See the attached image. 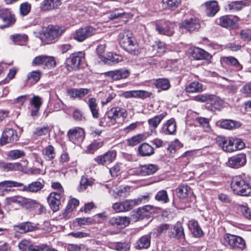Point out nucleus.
Instances as JSON below:
<instances>
[{
    "instance_id": "f257e3e1",
    "label": "nucleus",
    "mask_w": 251,
    "mask_h": 251,
    "mask_svg": "<svg viewBox=\"0 0 251 251\" xmlns=\"http://www.w3.org/2000/svg\"><path fill=\"white\" fill-rule=\"evenodd\" d=\"M120 45L125 50L133 55H138L140 50L139 45L129 30L121 31L118 36Z\"/></svg>"
},
{
    "instance_id": "f03ea898",
    "label": "nucleus",
    "mask_w": 251,
    "mask_h": 251,
    "mask_svg": "<svg viewBox=\"0 0 251 251\" xmlns=\"http://www.w3.org/2000/svg\"><path fill=\"white\" fill-rule=\"evenodd\" d=\"M231 189L236 195L247 196L251 195V187L242 176H236L232 178Z\"/></svg>"
},
{
    "instance_id": "7ed1b4c3",
    "label": "nucleus",
    "mask_w": 251,
    "mask_h": 251,
    "mask_svg": "<svg viewBox=\"0 0 251 251\" xmlns=\"http://www.w3.org/2000/svg\"><path fill=\"white\" fill-rule=\"evenodd\" d=\"M1 187H19V190L23 192L36 193L41 190L44 184L40 181H33L28 185L12 180H5L0 183Z\"/></svg>"
},
{
    "instance_id": "20e7f679",
    "label": "nucleus",
    "mask_w": 251,
    "mask_h": 251,
    "mask_svg": "<svg viewBox=\"0 0 251 251\" xmlns=\"http://www.w3.org/2000/svg\"><path fill=\"white\" fill-rule=\"evenodd\" d=\"M127 113L126 110L120 107H113L108 111L103 118L100 121V125L102 126H110L116 123V120L119 117L126 118Z\"/></svg>"
},
{
    "instance_id": "39448f33",
    "label": "nucleus",
    "mask_w": 251,
    "mask_h": 251,
    "mask_svg": "<svg viewBox=\"0 0 251 251\" xmlns=\"http://www.w3.org/2000/svg\"><path fill=\"white\" fill-rule=\"evenodd\" d=\"M217 144L226 152H231L240 150L245 147L244 143L240 139L230 138L227 140L225 137H219L216 141Z\"/></svg>"
},
{
    "instance_id": "423d86ee",
    "label": "nucleus",
    "mask_w": 251,
    "mask_h": 251,
    "mask_svg": "<svg viewBox=\"0 0 251 251\" xmlns=\"http://www.w3.org/2000/svg\"><path fill=\"white\" fill-rule=\"evenodd\" d=\"M99 32V28L97 27L87 25L75 30L72 36L75 40L82 42Z\"/></svg>"
},
{
    "instance_id": "0eeeda50",
    "label": "nucleus",
    "mask_w": 251,
    "mask_h": 251,
    "mask_svg": "<svg viewBox=\"0 0 251 251\" xmlns=\"http://www.w3.org/2000/svg\"><path fill=\"white\" fill-rule=\"evenodd\" d=\"M84 56L85 53L82 51L71 54L66 59V68L69 72L78 70L84 60Z\"/></svg>"
},
{
    "instance_id": "6e6552de",
    "label": "nucleus",
    "mask_w": 251,
    "mask_h": 251,
    "mask_svg": "<svg viewBox=\"0 0 251 251\" xmlns=\"http://www.w3.org/2000/svg\"><path fill=\"white\" fill-rule=\"evenodd\" d=\"M64 30L58 26H48L47 31L44 33L41 39L46 44L52 43L63 33Z\"/></svg>"
},
{
    "instance_id": "1a4fd4ad",
    "label": "nucleus",
    "mask_w": 251,
    "mask_h": 251,
    "mask_svg": "<svg viewBox=\"0 0 251 251\" xmlns=\"http://www.w3.org/2000/svg\"><path fill=\"white\" fill-rule=\"evenodd\" d=\"M224 239L226 242L233 249L243 250L246 247L245 241L240 236L226 234L224 236Z\"/></svg>"
},
{
    "instance_id": "9d476101",
    "label": "nucleus",
    "mask_w": 251,
    "mask_h": 251,
    "mask_svg": "<svg viewBox=\"0 0 251 251\" xmlns=\"http://www.w3.org/2000/svg\"><path fill=\"white\" fill-rule=\"evenodd\" d=\"M67 136L71 142L79 145L84 139L85 132L82 128L75 127L68 130Z\"/></svg>"
},
{
    "instance_id": "9b49d317",
    "label": "nucleus",
    "mask_w": 251,
    "mask_h": 251,
    "mask_svg": "<svg viewBox=\"0 0 251 251\" xmlns=\"http://www.w3.org/2000/svg\"><path fill=\"white\" fill-rule=\"evenodd\" d=\"M32 64L34 66H42L44 68H51L56 65L53 57L45 55H39L34 58Z\"/></svg>"
},
{
    "instance_id": "f8f14e48",
    "label": "nucleus",
    "mask_w": 251,
    "mask_h": 251,
    "mask_svg": "<svg viewBox=\"0 0 251 251\" xmlns=\"http://www.w3.org/2000/svg\"><path fill=\"white\" fill-rule=\"evenodd\" d=\"M175 24L167 21H160L157 22L156 29L160 34L172 36L174 33Z\"/></svg>"
},
{
    "instance_id": "ddd939ff",
    "label": "nucleus",
    "mask_w": 251,
    "mask_h": 251,
    "mask_svg": "<svg viewBox=\"0 0 251 251\" xmlns=\"http://www.w3.org/2000/svg\"><path fill=\"white\" fill-rule=\"evenodd\" d=\"M158 169L157 166L154 164H148L140 166L132 170V174L141 176H147L154 174Z\"/></svg>"
},
{
    "instance_id": "4468645a",
    "label": "nucleus",
    "mask_w": 251,
    "mask_h": 251,
    "mask_svg": "<svg viewBox=\"0 0 251 251\" xmlns=\"http://www.w3.org/2000/svg\"><path fill=\"white\" fill-rule=\"evenodd\" d=\"M193 100L201 102H208L213 105L215 108L216 106H219L222 104V100L216 95L208 94L198 95L194 97Z\"/></svg>"
},
{
    "instance_id": "2eb2a0df",
    "label": "nucleus",
    "mask_w": 251,
    "mask_h": 251,
    "mask_svg": "<svg viewBox=\"0 0 251 251\" xmlns=\"http://www.w3.org/2000/svg\"><path fill=\"white\" fill-rule=\"evenodd\" d=\"M0 18L4 24L2 26H0L1 28L12 26L16 22L15 15L8 9L0 10Z\"/></svg>"
},
{
    "instance_id": "dca6fc26",
    "label": "nucleus",
    "mask_w": 251,
    "mask_h": 251,
    "mask_svg": "<svg viewBox=\"0 0 251 251\" xmlns=\"http://www.w3.org/2000/svg\"><path fill=\"white\" fill-rule=\"evenodd\" d=\"M18 140L16 130L12 128H5L3 131L0 141L1 145L12 143Z\"/></svg>"
},
{
    "instance_id": "f3484780",
    "label": "nucleus",
    "mask_w": 251,
    "mask_h": 251,
    "mask_svg": "<svg viewBox=\"0 0 251 251\" xmlns=\"http://www.w3.org/2000/svg\"><path fill=\"white\" fill-rule=\"evenodd\" d=\"M149 197L148 195L140 196L134 200H126L123 201L124 211H127L133 208L136 205L148 201Z\"/></svg>"
},
{
    "instance_id": "a211bd4d",
    "label": "nucleus",
    "mask_w": 251,
    "mask_h": 251,
    "mask_svg": "<svg viewBox=\"0 0 251 251\" xmlns=\"http://www.w3.org/2000/svg\"><path fill=\"white\" fill-rule=\"evenodd\" d=\"M62 195L57 192L51 193L47 198L48 202L53 212L59 210L61 204L60 200Z\"/></svg>"
},
{
    "instance_id": "6ab92c4d",
    "label": "nucleus",
    "mask_w": 251,
    "mask_h": 251,
    "mask_svg": "<svg viewBox=\"0 0 251 251\" xmlns=\"http://www.w3.org/2000/svg\"><path fill=\"white\" fill-rule=\"evenodd\" d=\"M129 74V71L125 69L115 70L106 73V76L111 78L113 80H118L127 78Z\"/></svg>"
},
{
    "instance_id": "aec40b11",
    "label": "nucleus",
    "mask_w": 251,
    "mask_h": 251,
    "mask_svg": "<svg viewBox=\"0 0 251 251\" xmlns=\"http://www.w3.org/2000/svg\"><path fill=\"white\" fill-rule=\"evenodd\" d=\"M182 26L189 32L197 31L201 27L200 21L196 18H191L182 22Z\"/></svg>"
},
{
    "instance_id": "412c9836",
    "label": "nucleus",
    "mask_w": 251,
    "mask_h": 251,
    "mask_svg": "<svg viewBox=\"0 0 251 251\" xmlns=\"http://www.w3.org/2000/svg\"><path fill=\"white\" fill-rule=\"evenodd\" d=\"M117 152L116 151H109L103 155H100L96 159V161L99 164L103 165L105 163L109 164L115 160Z\"/></svg>"
},
{
    "instance_id": "4be33fe9",
    "label": "nucleus",
    "mask_w": 251,
    "mask_h": 251,
    "mask_svg": "<svg viewBox=\"0 0 251 251\" xmlns=\"http://www.w3.org/2000/svg\"><path fill=\"white\" fill-rule=\"evenodd\" d=\"M246 163V157L244 154H240L229 158L228 165L231 168H238Z\"/></svg>"
},
{
    "instance_id": "5701e85b",
    "label": "nucleus",
    "mask_w": 251,
    "mask_h": 251,
    "mask_svg": "<svg viewBox=\"0 0 251 251\" xmlns=\"http://www.w3.org/2000/svg\"><path fill=\"white\" fill-rule=\"evenodd\" d=\"M14 229L20 233H25L35 230L36 227L33 223L29 222H24L14 226Z\"/></svg>"
},
{
    "instance_id": "b1692460",
    "label": "nucleus",
    "mask_w": 251,
    "mask_h": 251,
    "mask_svg": "<svg viewBox=\"0 0 251 251\" xmlns=\"http://www.w3.org/2000/svg\"><path fill=\"white\" fill-rule=\"evenodd\" d=\"M61 4V0H44L40 5L42 11H50L57 8Z\"/></svg>"
},
{
    "instance_id": "393cba45",
    "label": "nucleus",
    "mask_w": 251,
    "mask_h": 251,
    "mask_svg": "<svg viewBox=\"0 0 251 251\" xmlns=\"http://www.w3.org/2000/svg\"><path fill=\"white\" fill-rule=\"evenodd\" d=\"M166 115L167 113L163 112L148 119V123L152 132L155 131L158 126Z\"/></svg>"
},
{
    "instance_id": "a878e982",
    "label": "nucleus",
    "mask_w": 251,
    "mask_h": 251,
    "mask_svg": "<svg viewBox=\"0 0 251 251\" xmlns=\"http://www.w3.org/2000/svg\"><path fill=\"white\" fill-rule=\"evenodd\" d=\"M168 236L171 238L183 239L185 238L184 229L181 225L174 226L173 228L168 231Z\"/></svg>"
},
{
    "instance_id": "bb28decb",
    "label": "nucleus",
    "mask_w": 251,
    "mask_h": 251,
    "mask_svg": "<svg viewBox=\"0 0 251 251\" xmlns=\"http://www.w3.org/2000/svg\"><path fill=\"white\" fill-rule=\"evenodd\" d=\"M220 127L228 130L239 127L241 124L239 122L229 119L220 120L218 122Z\"/></svg>"
},
{
    "instance_id": "cd10ccee",
    "label": "nucleus",
    "mask_w": 251,
    "mask_h": 251,
    "mask_svg": "<svg viewBox=\"0 0 251 251\" xmlns=\"http://www.w3.org/2000/svg\"><path fill=\"white\" fill-rule=\"evenodd\" d=\"M138 152L141 156H150L154 154V148L148 143H143L138 147Z\"/></svg>"
},
{
    "instance_id": "c85d7f7f",
    "label": "nucleus",
    "mask_w": 251,
    "mask_h": 251,
    "mask_svg": "<svg viewBox=\"0 0 251 251\" xmlns=\"http://www.w3.org/2000/svg\"><path fill=\"white\" fill-rule=\"evenodd\" d=\"M67 92L71 98L81 99L88 94L89 90L86 88H72L67 90Z\"/></svg>"
},
{
    "instance_id": "c756f323",
    "label": "nucleus",
    "mask_w": 251,
    "mask_h": 251,
    "mask_svg": "<svg viewBox=\"0 0 251 251\" xmlns=\"http://www.w3.org/2000/svg\"><path fill=\"white\" fill-rule=\"evenodd\" d=\"M151 236L149 234L141 237L135 243V248L138 250L147 249L151 245Z\"/></svg>"
},
{
    "instance_id": "7c9ffc66",
    "label": "nucleus",
    "mask_w": 251,
    "mask_h": 251,
    "mask_svg": "<svg viewBox=\"0 0 251 251\" xmlns=\"http://www.w3.org/2000/svg\"><path fill=\"white\" fill-rule=\"evenodd\" d=\"M188 226L195 237H200L203 235V231L197 221L194 220L189 221Z\"/></svg>"
},
{
    "instance_id": "2f4dec72",
    "label": "nucleus",
    "mask_w": 251,
    "mask_h": 251,
    "mask_svg": "<svg viewBox=\"0 0 251 251\" xmlns=\"http://www.w3.org/2000/svg\"><path fill=\"white\" fill-rule=\"evenodd\" d=\"M206 13L209 17L214 16L219 10L218 3L215 0L207 1L205 3Z\"/></svg>"
},
{
    "instance_id": "473e14b6",
    "label": "nucleus",
    "mask_w": 251,
    "mask_h": 251,
    "mask_svg": "<svg viewBox=\"0 0 251 251\" xmlns=\"http://www.w3.org/2000/svg\"><path fill=\"white\" fill-rule=\"evenodd\" d=\"M191 56L195 60L207 59L211 57L208 52L199 48H195L193 50Z\"/></svg>"
},
{
    "instance_id": "72a5a7b5",
    "label": "nucleus",
    "mask_w": 251,
    "mask_h": 251,
    "mask_svg": "<svg viewBox=\"0 0 251 251\" xmlns=\"http://www.w3.org/2000/svg\"><path fill=\"white\" fill-rule=\"evenodd\" d=\"M152 55L160 56L166 51V47L164 43L161 41H157L151 46Z\"/></svg>"
},
{
    "instance_id": "f704fd0d",
    "label": "nucleus",
    "mask_w": 251,
    "mask_h": 251,
    "mask_svg": "<svg viewBox=\"0 0 251 251\" xmlns=\"http://www.w3.org/2000/svg\"><path fill=\"white\" fill-rule=\"evenodd\" d=\"M39 205V202L37 201L24 197L22 207L31 211L38 207Z\"/></svg>"
},
{
    "instance_id": "c9c22d12",
    "label": "nucleus",
    "mask_w": 251,
    "mask_h": 251,
    "mask_svg": "<svg viewBox=\"0 0 251 251\" xmlns=\"http://www.w3.org/2000/svg\"><path fill=\"white\" fill-rule=\"evenodd\" d=\"M43 158L47 161H50L53 159L56 155L53 147L49 145L45 148L42 151Z\"/></svg>"
},
{
    "instance_id": "e433bc0d",
    "label": "nucleus",
    "mask_w": 251,
    "mask_h": 251,
    "mask_svg": "<svg viewBox=\"0 0 251 251\" xmlns=\"http://www.w3.org/2000/svg\"><path fill=\"white\" fill-rule=\"evenodd\" d=\"M89 108L94 118H98L99 117V108L95 98H90L87 101Z\"/></svg>"
},
{
    "instance_id": "4c0bfd02",
    "label": "nucleus",
    "mask_w": 251,
    "mask_h": 251,
    "mask_svg": "<svg viewBox=\"0 0 251 251\" xmlns=\"http://www.w3.org/2000/svg\"><path fill=\"white\" fill-rule=\"evenodd\" d=\"M147 137L143 134H138L126 140L127 145L130 147H134L143 141L146 140Z\"/></svg>"
},
{
    "instance_id": "58836bf2",
    "label": "nucleus",
    "mask_w": 251,
    "mask_h": 251,
    "mask_svg": "<svg viewBox=\"0 0 251 251\" xmlns=\"http://www.w3.org/2000/svg\"><path fill=\"white\" fill-rule=\"evenodd\" d=\"M176 192L177 196L181 199H184L192 193L190 187L187 185L179 186L176 188Z\"/></svg>"
},
{
    "instance_id": "ea45409f",
    "label": "nucleus",
    "mask_w": 251,
    "mask_h": 251,
    "mask_svg": "<svg viewBox=\"0 0 251 251\" xmlns=\"http://www.w3.org/2000/svg\"><path fill=\"white\" fill-rule=\"evenodd\" d=\"M247 5L245 0L233 1L227 5V7L232 11H238Z\"/></svg>"
},
{
    "instance_id": "a19ab883",
    "label": "nucleus",
    "mask_w": 251,
    "mask_h": 251,
    "mask_svg": "<svg viewBox=\"0 0 251 251\" xmlns=\"http://www.w3.org/2000/svg\"><path fill=\"white\" fill-rule=\"evenodd\" d=\"M166 134H174L176 131V124L174 119L168 120L164 125Z\"/></svg>"
},
{
    "instance_id": "79ce46f5",
    "label": "nucleus",
    "mask_w": 251,
    "mask_h": 251,
    "mask_svg": "<svg viewBox=\"0 0 251 251\" xmlns=\"http://www.w3.org/2000/svg\"><path fill=\"white\" fill-rule=\"evenodd\" d=\"M109 223L113 226H126L129 223V221L127 218L122 217L120 216L113 217L111 218L109 221Z\"/></svg>"
},
{
    "instance_id": "37998d69",
    "label": "nucleus",
    "mask_w": 251,
    "mask_h": 251,
    "mask_svg": "<svg viewBox=\"0 0 251 251\" xmlns=\"http://www.w3.org/2000/svg\"><path fill=\"white\" fill-rule=\"evenodd\" d=\"M223 61L227 65L233 66L236 70L239 71L242 69V66L238 60L233 56H226L223 57Z\"/></svg>"
},
{
    "instance_id": "c03bdc74",
    "label": "nucleus",
    "mask_w": 251,
    "mask_h": 251,
    "mask_svg": "<svg viewBox=\"0 0 251 251\" xmlns=\"http://www.w3.org/2000/svg\"><path fill=\"white\" fill-rule=\"evenodd\" d=\"M0 169L5 172L16 171L21 167V164L19 163H6L2 161Z\"/></svg>"
},
{
    "instance_id": "a18cd8bd",
    "label": "nucleus",
    "mask_w": 251,
    "mask_h": 251,
    "mask_svg": "<svg viewBox=\"0 0 251 251\" xmlns=\"http://www.w3.org/2000/svg\"><path fill=\"white\" fill-rule=\"evenodd\" d=\"M186 91L189 93H198L202 91V85L198 81H193L186 87Z\"/></svg>"
},
{
    "instance_id": "49530a36",
    "label": "nucleus",
    "mask_w": 251,
    "mask_h": 251,
    "mask_svg": "<svg viewBox=\"0 0 251 251\" xmlns=\"http://www.w3.org/2000/svg\"><path fill=\"white\" fill-rule=\"evenodd\" d=\"M219 24L224 27H230L234 26L235 22L230 16L226 15L219 19Z\"/></svg>"
},
{
    "instance_id": "de8ad7c7",
    "label": "nucleus",
    "mask_w": 251,
    "mask_h": 251,
    "mask_svg": "<svg viewBox=\"0 0 251 251\" xmlns=\"http://www.w3.org/2000/svg\"><path fill=\"white\" fill-rule=\"evenodd\" d=\"M130 192V187L129 186H121L114 192L115 197L124 198L127 197Z\"/></svg>"
},
{
    "instance_id": "09e8293b",
    "label": "nucleus",
    "mask_w": 251,
    "mask_h": 251,
    "mask_svg": "<svg viewBox=\"0 0 251 251\" xmlns=\"http://www.w3.org/2000/svg\"><path fill=\"white\" fill-rule=\"evenodd\" d=\"M25 155V152L21 150H13L10 151L7 153V157L11 160H16L22 158Z\"/></svg>"
},
{
    "instance_id": "8fccbe9b",
    "label": "nucleus",
    "mask_w": 251,
    "mask_h": 251,
    "mask_svg": "<svg viewBox=\"0 0 251 251\" xmlns=\"http://www.w3.org/2000/svg\"><path fill=\"white\" fill-rule=\"evenodd\" d=\"M103 140L99 139L94 140L87 147V150L90 153H93L95 151L102 147L103 145Z\"/></svg>"
},
{
    "instance_id": "3c124183",
    "label": "nucleus",
    "mask_w": 251,
    "mask_h": 251,
    "mask_svg": "<svg viewBox=\"0 0 251 251\" xmlns=\"http://www.w3.org/2000/svg\"><path fill=\"white\" fill-rule=\"evenodd\" d=\"M79 201L76 199H72L70 200L68 203L65 211L63 213V217H66L67 214L73 211L75 207L78 205Z\"/></svg>"
},
{
    "instance_id": "603ef678",
    "label": "nucleus",
    "mask_w": 251,
    "mask_h": 251,
    "mask_svg": "<svg viewBox=\"0 0 251 251\" xmlns=\"http://www.w3.org/2000/svg\"><path fill=\"white\" fill-rule=\"evenodd\" d=\"M155 85L158 88L163 90H167L171 86L170 83L167 79L159 78L155 80Z\"/></svg>"
},
{
    "instance_id": "864d4df0",
    "label": "nucleus",
    "mask_w": 251,
    "mask_h": 251,
    "mask_svg": "<svg viewBox=\"0 0 251 251\" xmlns=\"http://www.w3.org/2000/svg\"><path fill=\"white\" fill-rule=\"evenodd\" d=\"M172 227L171 226L167 224H161L154 229V233L157 236H160L165 234L167 230H171Z\"/></svg>"
},
{
    "instance_id": "5fc2aeb1",
    "label": "nucleus",
    "mask_w": 251,
    "mask_h": 251,
    "mask_svg": "<svg viewBox=\"0 0 251 251\" xmlns=\"http://www.w3.org/2000/svg\"><path fill=\"white\" fill-rule=\"evenodd\" d=\"M41 75V72L39 70L32 71L28 74L27 80L30 83L34 84L40 80Z\"/></svg>"
},
{
    "instance_id": "6e6d98bb",
    "label": "nucleus",
    "mask_w": 251,
    "mask_h": 251,
    "mask_svg": "<svg viewBox=\"0 0 251 251\" xmlns=\"http://www.w3.org/2000/svg\"><path fill=\"white\" fill-rule=\"evenodd\" d=\"M23 199L24 197L20 195H16L6 198L5 201L6 203L8 205H10L14 203L22 207Z\"/></svg>"
},
{
    "instance_id": "4d7b16f0",
    "label": "nucleus",
    "mask_w": 251,
    "mask_h": 251,
    "mask_svg": "<svg viewBox=\"0 0 251 251\" xmlns=\"http://www.w3.org/2000/svg\"><path fill=\"white\" fill-rule=\"evenodd\" d=\"M155 199L157 201L163 203H167L169 201L167 192L164 190L159 191L155 196Z\"/></svg>"
},
{
    "instance_id": "13d9d810",
    "label": "nucleus",
    "mask_w": 251,
    "mask_h": 251,
    "mask_svg": "<svg viewBox=\"0 0 251 251\" xmlns=\"http://www.w3.org/2000/svg\"><path fill=\"white\" fill-rule=\"evenodd\" d=\"M93 181L87 177L82 176L79 183V186L78 187V191L80 192L85 190L89 186H91Z\"/></svg>"
},
{
    "instance_id": "bf43d9fd",
    "label": "nucleus",
    "mask_w": 251,
    "mask_h": 251,
    "mask_svg": "<svg viewBox=\"0 0 251 251\" xmlns=\"http://www.w3.org/2000/svg\"><path fill=\"white\" fill-rule=\"evenodd\" d=\"M50 131V127L48 126H44L41 127H37L33 131V135L35 137L47 135Z\"/></svg>"
},
{
    "instance_id": "052dcab7",
    "label": "nucleus",
    "mask_w": 251,
    "mask_h": 251,
    "mask_svg": "<svg viewBox=\"0 0 251 251\" xmlns=\"http://www.w3.org/2000/svg\"><path fill=\"white\" fill-rule=\"evenodd\" d=\"M237 210L247 219H251V211L250 209L246 205H238Z\"/></svg>"
},
{
    "instance_id": "680f3d73",
    "label": "nucleus",
    "mask_w": 251,
    "mask_h": 251,
    "mask_svg": "<svg viewBox=\"0 0 251 251\" xmlns=\"http://www.w3.org/2000/svg\"><path fill=\"white\" fill-rule=\"evenodd\" d=\"M31 10V4L27 2H24L20 6V14L23 16L27 15Z\"/></svg>"
},
{
    "instance_id": "e2e57ef3",
    "label": "nucleus",
    "mask_w": 251,
    "mask_h": 251,
    "mask_svg": "<svg viewBox=\"0 0 251 251\" xmlns=\"http://www.w3.org/2000/svg\"><path fill=\"white\" fill-rule=\"evenodd\" d=\"M107 217L106 212H104L94 215L91 219H92L93 224L102 223Z\"/></svg>"
},
{
    "instance_id": "0e129e2a",
    "label": "nucleus",
    "mask_w": 251,
    "mask_h": 251,
    "mask_svg": "<svg viewBox=\"0 0 251 251\" xmlns=\"http://www.w3.org/2000/svg\"><path fill=\"white\" fill-rule=\"evenodd\" d=\"M10 38L15 43L25 42L27 40V36L25 34H17L11 35Z\"/></svg>"
},
{
    "instance_id": "69168bd1",
    "label": "nucleus",
    "mask_w": 251,
    "mask_h": 251,
    "mask_svg": "<svg viewBox=\"0 0 251 251\" xmlns=\"http://www.w3.org/2000/svg\"><path fill=\"white\" fill-rule=\"evenodd\" d=\"M181 147L180 142L177 140H175L169 145L167 148L168 151H170L171 153H175L176 150L179 149Z\"/></svg>"
},
{
    "instance_id": "338daca9",
    "label": "nucleus",
    "mask_w": 251,
    "mask_h": 251,
    "mask_svg": "<svg viewBox=\"0 0 251 251\" xmlns=\"http://www.w3.org/2000/svg\"><path fill=\"white\" fill-rule=\"evenodd\" d=\"M163 3L168 8L177 7L180 3V0H163Z\"/></svg>"
},
{
    "instance_id": "774afa93",
    "label": "nucleus",
    "mask_w": 251,
    "mask_h": 251,
    "mask_svg": "<svg viewBox=\"0 0 251 251\" xmlns=\"http://www.w3.org/2000/svg\"><path fill=\"white\" fill-rule=\"evenodd\" d=\"M114 248L118 251H127L129 249V246L126 242H119L115 244Z\"/></svg>"
}]
</instances>
